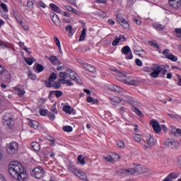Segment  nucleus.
Listing matches in <instances>:
<instances>
[{
  "instance_id": "f257e3e1",
  "label": "nucleus",
  "mask_w": 181,
  "mask_h": 181,
  "mask_svg": "<svg viewBox=\"0 0 181 181\" xmlns=\"http://www.w3.org/2000/svg\"><path fill=\"white\" fill-rule=\"evenodd\" d=\"M8 173L13 177L19 181H25L28 177L26 170L18 161H11L8 165Z\"/></svg>"
},
{
  "instance_id": "f03ea898",
  "label": "nucleus",
  "mask_w": 181,
  "mask_h": 181,
  "mask_svg": "<svg viewBox=\"0 0 181 181\" xmlns=\"http://www.w3.org/2000/svg\"><path fill=\"white\" fill-rule=\"evenodd\" d=\"M69 171L71 173H74L76 176L79 177V179H81V180L88 181V178H87V175L86 173L80 170H78L77 168L74 167H69Z\"/></svg>"
},
{
  "instance_id": "7ed1b4c3",
  "label": "nucleus",
  "mask_w": 181,
  "mask_h": 181,
  "mask_svg": "<svg viewBox=\"0 0 181 181\" xmlns=\"http://www.w3.org/2000/svg\"><path fill=\"white\" fill-rule=\"evenodd\" d=\"M151 70L153 72L150 74L151 77H153V78H158V77H159V74L162 73L163 67L159 66L158 64H153Z\"/></svg>"
},
{
  "instance_id": "20e7f679",
  "label": "nucleus",
  "mask_w": 181,
  "mask_h": 181,
  "mask_svg": "<svg viewBox=\"0 0 181 181\" xmlns=\"http://www.w3.org/2000/svg\"><path fill=\"white\" fill-rule=\"evenodd\" d=\"M18 148L19 145L18 144V143L12 141L7 145L6 151L10 155H16V153H18Z\"/></svg>"
},
{
  "instance_id": "39448f33",
  "label": "nucleus",
  "mask_w": 181,
  "mask_h": 181,
  "mask_svg": "<svg viewBox=\"0 0 181 181\" xmlns=\"http://www.w3.org/2000/svg\"><path fill=\"white\" fill-rule=\"evenodd\" d=\"M2 122L4 127H6L7 128H12V127H13V120L11 113L5 114Z\"/></svg>"
},
{
  "instance_id": "423d86ee",
  "label": "nucleus",
  "mask_w": 181,
  "mask_h": 181,
  "mask_svg": "<svg viewBox=\"0 0 181 181\" xmlns=\"http://www.w3.org/2000/svg\"><path fill=\"white\" fill-rule=\"evenodd\" d=\"M141 172H142L141 165H137L135 168L122 169L120 170V173L122 175H134V173H141Z\"/></svg>"
},
{
  "instance_id": "0eeeda50",
  "label": "nucleus",
  "mask_w": 181,
  "mask_h": 181,
  "mask_svg": "<svg viewBox=\"0 0 181 181\" xmlns=\"http://www.w3.org/2000/svg\"><path fill=\"white\" fill-rule=\"evenodd\" d=\"M31 175L36 179H42L45 176V170L42 167H36L33 170Z\"/></svg>"
},
{
  "instance_id": "6e6552de",
  "label": "nucleus",
  "mask_w": 181,
  "mask_h": 181,
  "mask_svg": "<svg viewBox=\"0 0 181 181\" xmlns=\"http://www.w3.org/2000/svg\"><path fill=\"white\" fill-rule=\"evenodd\" d=\"M116 19L118 23H119V25H121V26L123 27L124 29H129V23H128V21L122 18V16L121 14H117Z\"/></svg>"
},
{
  "instance_id": "1a4fd4ad",
  "label": "nucleus",
  "mask_w": 181,
  "mask_h": 181,
  "mask_svg": "<svg viewBox=\"0 0 181 181\" xmlns=\"http://www.w3.org/2000/svg\"><path fill=\"white\" fill-rule=\"evenodd\" d=\"M164 145L167 148H171V149H176V148H177V145H179V143H177L173 139H167L164 142Z\"/></svg>"
},
{
  "instance_id": "9d476101",
  "label": "nucleus",
  "mask_w": 181,
  "mask_h": 181,
  "mask_svg": "<svg viewBox=\"0 0 181 181\" xmlns=\"http://www.w3.org/2000/svg\"><path fill=\"white\" fill-rule=\"evenodd\" d=\"M121 52L122 54L126 55V59L127 60H131L134 57L132 52H131V48L129 46L123 47L121 49Z\"/></svg>"
},
{
  "instance_id": "9b49d317",
  "label": "nucleus",
  "mask_w": 181,
  "mask_h": 181,
  "mask_svg": "<svg viewBox=\"0 0 181 181\" xmlns=\"http://www.w3.org/2000/svg\"><path fill=\"white\" fill-rule=\"evenodd\" d=\"M57 78V75L53 72L50 74L47 81H45V84L47 88H50L53 87V81H54Z\"/></svg>"
},
{
  "instance_id": "f8f14e48",
  "label": "nucleus",
  "mask_w": 181,
  "mask_h": 181,
  "mask_svg": "<svg viewBox=\"0 0 181 181\" xmlns=\"http://www.w3.org/2000/svg\"><path fill=\"white\" fill-rule=\"evenodd\" d=\"M67 72L69 73V78H71V80H74V81H76V83H78V84H83V81H81V79H80V78L78 77L77 74L74 72V71L71 69H68Z\"/></svg>"
},
{
  "instance_id": "ddd939ff",
  "label": "nucleus",
  "mask_w": 181,
  "mask_h": 181,
  "mask_svg": "<svg viewBox=\"0 0 181 181\" xmlns=\"http://www.w3.org/2000/svg\"><path fill=\"white\" fill-rule=\"evenodd\" d=\"M150 125L152 126V128H153L154 132H156V134H159V132H160V131H162V128L159 125V122H158L155 119L151 120Z\"/></svg>"
},
{
  "instance_id": "4468645a",
  "label": "nucleus",
  "mask_w": 181,
  "mask_h": 181,
  "mask_svg": "<svg viewBox=\"0 0 181 181\" xmlns=\"http://www.w3.org/2000/svg\"><path fill=\"white\" fill-rule=\"evenodd\" d=\"M146 141L147 145H144V149H148V148H152V146H155V139L152 136H148Z\"/></svg>"
},
{
  "instance_id": "2eb2a0df",
  "label": "nucleus",
  "mask_w": 181,
  "mask_h": 181,
  "mask_svg": "<svg viewBox=\"0 0 181 181\" xmlns=\"http://www.w3.org/2000/svg\"><path fill=\"white\" fill-rule=\"evenodd\" d=\"M0 80L1 81H5L7 83H9V81H11V74L8 70H6V71L1 74L0 76Z\"/></svg>"
},
{
  "instance_id": "dca6fc26",
  "label": "nucleus",
  "mask_w": 181,
  "mask_h": 181,
  "mask_svg": "<svg viewBox=\"0 0 181 181\" xmlns=\"http://www.w3.org/2000/svg\"><path fill=\"white\" fill-rule=\"evenodd\" d=\"M163 54H164V56H165L167 59L171 60L172 62H177V57L169 53V49H164L163 52Z\"/></svg>"
},
{
  "instance_id": "f3484780",
  "label": "nucleus",
  "mask_w": 181,
  "mask_h": 181,
  "mask_svg": "<svg viewBox=\"0 0 181 181\" xmlns=\"http://www.w3.org/2000/svg\"><path fill=\"white\" fill-rule=\"evenodd\" d=\"M124 81L125 84H129L130 86H135L138 83V79L134 76H129Z\"/></svg>"
},
{
  "instance_id": "a211bd4d",
  "label": "nucleus",
  "mask_w": 181,
  "mask_h": 181,
  "mask_svg": "<svg viewBox=\"0 0 181 181\" xmlns=\"http://www.w3.org/2000/svg\"><path fill=\"white\" fill-rule=\"evenodd\" d=\"M168 4L174 9H179L181 5V0H168Z\"/></svg>"
},
{
  "instance_id": "6ab92c4d",
  "label": "nucleus",
  "mask_w": 181,
  "mask_h": 181,
  "mask_svg": "<svg viewBox=\"0 0 181 181\" xmlns=\"http://www.w3.org/2000/svg\"><path fill=\"white\" fill-rule=\"evenodd\" d=\"M81 65L83 67V69H86L90 73H95L97 70L95 69V67L94 66L90 65L89 64H84L83 62H81Z\"/></svg>"
},
{
  "instance_id": "aec40b11",
  "label": "nucleus",
  "mask_w": 181,
  "mask_h": 181,
  "mask_svg": "<svg viewBox=\"0 0 181 181\" xmlns=\"http://www.w3.org/2000/svg\"><path fill=\"white\" fill-rule=\"evenodd\" d=\"M45 59H47L49 61H50L52 64H53L54 66H57V64H60V61H59L57 57L56 56L51 55L49 57L45 56Z\"/></svg>"
},
{
  "instance_id": "412c9836",
  "label": "nucleus",
  "mask_w": 181,
  "mask_h": 181,
  "mask_svg": "<svg viewBox=\"0 0 181 181\" xmlns=\"http://www.w3.org/2000/svg\"><path fill=\"white\" fill-rule=\"evenodd\" d=\"M125 40L124 35H119V37H116V38L112 41V46H117L119 42H124Z\"/></svg>"
},
{
  "instance_id": "4be33fe9",
  "label": "nucleus",
  "mask_w": 181,
  "mask_h": 181,
  "mask_svg": "<svg viewBox=\"0 0 181 181\" xmlns=\"http://www.w3.org/2000/svg\"><path fill=\"white\" fill-rule=\"evenodd\" d=\"M14 91L17 93L18 97H23L25 95V90L21 89L19 86H16V87L13 88Z\"/></svg>"
},
{
  "instance_id": "5701e85b",
  "label": "nucleus",
  "mask_w": 181,
  "mask_h": 181,
  "mask_svg": "<svg viewBox=\"0 0 181 181\" xmlns=\"http://www.w3.org/2000/svg\"><path fill=\"white\" fill-rule=\"evenodd\" d=\"M28 125L34 129H37V128H39V127L40 126V124L36 120H30L28 122Z\"/></svg>"
},
{
  "instance_id": "b1692460",
  "label": "nucleus",
  "mask_w": 181,
  "mask_h": 181,
  "mask_svg": "<svg viewBox=\"0 0 181 181\" xmlns=\"http://www.w3.org/2000/svg\"><path fill=\"white\" fill-rule=\"evenodd\" d=\"M51 19L52 22L56 25V26H61L60 23L62 21H60V18L57 16V15L54 14L52 17Z\"/></svg>"
},
{
  "instance_id": "393cba45",
  "label": "nucleus",
  "mask_w": 181,
  "mask_h": 181,
  "mask_svg": "<svg viewBox=\"0 0 181 181\" xmlns=\"http://www.w3.org/2000/svg\"><path fill=\"white\" fill-rule=\"evenodd\" d=\"M59 83L62 84L66 81L67 77H69V75L66 72H60L59 73Z\"/></svg>"
},
{
  "instance_id": "a878e982",
  "label": "nucleus",
  "mask_w": 181,
  "mask_h": 181,
  "mask_svg": "<svg viewBox=\"0 0 181 181\" xmlns=\"http://www.w3.org/2000/svg\"><path fill=\"white\" fill-rule=\"evenodd\" d=\"M49 8L52 9V11L56 12L57 13H62V9H60L59 6L53 3L49 4Z\"/></svg>"
},
{
  "instance_id": "bb28decb",
  "label": "nucleus",
  "mask_w": 181,
  "mask_h": 181,
  "mask_svg": "<svg viewBox=\"0 0 181 181\" xmlns=\"http://www.w3.org/2000/svg\"><path fill=\"white\" fill-rule=\"evenodd\" d=\"M31 148L33 151L39 152L40 151V144L38 142L34 141L31 144Z\"/></svg>"
},
{
  "instance_id": "cd10ccee",
  "label": "nucleus",
  "mask_w": 181,
  "mask_h": 181,
  "mask_svg": "<svg viewBox=\"0 0 181 181\" xmlns=\"http://www.w3.org/2000/svg\"><path fill=\"white\" fill-rule=\"evenodd\" d=\"M154 29H156V30H165V26L162 25V24H159L158 23H155L153 25Z\"/></svg>"
},
{
  "instance_id": "c85d7f7f",
  "label": "nucleus",
  "mask_w": 181,
  "mask_h": 181,
  "mask_svg": "<svg viewBox=\"0 0 181 181\" xmlns=\"http://www.w3.org/2000/svg\"><path fill=\"white\" fill-rule=\"evenodd\" d=\"M109 90H111V91H114L115 93H119L121 87L117 85H110L109 86Z\"/></svg>"
},
{
  "instance_id": "c756f323",
  "label": "nucleus",
  "mask_w": 181,
  "mask_h": 181,
  "mask_svg": "<svg viewBox=\"0 0 181 181\" xmlns=\"http://www.w3.org/2000/svg\"><path fill=\"white\" fill-rule=\"evenodd\" d=\"M54 93L55 97H57V98H59V97H62V95H63V92L60 90H51L49 92V95H52L53 94H54Z\"/></svg>"
},
{
  "instance_id": "7c9ffc66",
  "label": "nucleus",
  "mask_w": 181,
  "mask_h": 181,
  "mask_svg": "<svg viewBox=\"0 0 181 181\" xmlns=\"http://www.w3.org/2000/svg\"><path fill=\"white\" fill-rule=\"evenodd\" d=\"M63 111L66 112V114H71L73 112V109L70 105H64L63 107Z\"/></svg>"
},
{
  "instance_id": "2f4dec72",
  "label": "nucleus",
  "mask_w": 181,
  "mask_h": 181,
  "mask_svg": "<svg viewBox=\"0 0 181 181\" xmlns=\"http://www.w3.org/2000/svg\"><path fill=\"white\" fill-rule=\"evenodd\" d=\"M132 110L139 117H144V113H142V112H141V110H139V109H138V107H133Z\"/></svg>"
},
{
  "instance_id": "473e14b6",
  "label": "nucleus",
  "mask_w": 181,
  "mask_h": 181,
  "mask_svg": "<svg viewBox=\"0 0 181 181\" xmlns=\"http://www.w3.org/2000/svg\"><path fill=\"white\" fill-rule=\"evenodd\" d=\"M13 16L16 18L17 22H18V23L22 25V23H23L22 20H21V18H19L21 16V13H19V12H18V11H14Z\"/></svg>"
},
{
  "instance_id": "72a5a7b5",
  "label": "nucleus",
  "mask_w": 181,
  "mask_h": 181,
  "mask_svg": "<svg viewBox=\"0 0 181 181\" xmlns=\"http://www.w3.org/2000/svg\"><path fill=\"white\" fill-rule=\"evenodd\" d=\"M25 62L28 64V66H32L33 62H36V59L33 57L32 58H25Z\"/></svg>"
},
{
  "instance_id": "f704fd0d",
  "label": "nucleus",
  "mask_w": 181,
  "mask_h": 181,
  "mask_svg": "<svg viewBox=\"0 0 181 181\" xmlns=\"http://www.w3.org/2000/svg\"><path fill=\"white\" fill-rule=\"evenodd\" d=\"M77 160L81 165H86V160L84 157H83V155H79L78 156Z\"/></svg>"
},
{
  "instance_id": "c9c22d12",
  "label": "nucleus",
  "mask_w": 181,
  "mask_h": 181,
  "mask_svg": "<svg viewBox=\"0 0 181 181\" xmlns=\"http://www.w3.org/2000/svg\"><path fill=\"white\" fill-rule=\"evenodd\" d=\"M35 69H36L37 73H42V71H43V70H45V67L43 66V65H42L40 64H37V65L35 66Z\"/></svg>"
},
{
  "instance_id": "e433bc0d",
  "label": "nucleus",
  "mask_w": 181,
  "mask_h": 181,
  "mask_svg": "<svg viewBox=\"0 0 181 181\" xmlns=\"http://www.w3.org/2000/svg\"><path fill=\"white\" fill-rule=\"evenodd\" d=\"M86 28H83L82 30L81 34L79 37V42H83V40L86 39Z\"/></svg>"
},
{
  "instance_id": "4c0bfd02",
  "label": "nucleus",
  "mask_w": 181,
  "mask_h": 181,
  "mask_svg": "<svg viewBox=\"0 0 181 181\" xmlns=\"http://www.w3.org/2000/svg\"><path fill=\"white\" fill-rule=\"evenodd\" d=\"M86 28H83L82 30L81 34L79 37V42H83V40L86 39Z\"/></svg>"
},
{
  "instance_id": "58836bf2",
  "label": "nucleus",
  "mask_w": 181,
  "mask_h": 181,
  "mask_svg": "<svg viewBox=\"0 0 181 181\" xmlns=\"http://www.w3.org/2000/svg\"><path fill=\"white\" fill-rule=\"evenodd\" d=\"M105 160L107 162H111L112 163L113 162H115V158L112 157V156H107L106 157H104Z\"/></svg>"
},
{
  "instance_id": "ea45409f",
  "label": "nucleus",
  "mask_w": 181,
  "mask_h": 181,
  "mask_svg": "<svg viewBox=\"0 0 181 181\" xmlns=\"http://www.w3.org/2000/svg\"><path fill=\"white\" fill-rule=\"evenodd\" d=\"M35 6V4L33 3V1H28L27 2V7L28 8V9H30V11H32V9H33Z\"/></svg>"
},
{
  "instance_id": "a19ab883",
  "label": "nucleus",
  "mask_w": 181,
  "mask_h": 181,
  "mask_svg": "<svg viewBox=\"0 0 181 181\" xmlns=\"http://www.w3.org/2000/svg\"><path fill=\"white\" fill-rule=\"evenodd\" d=\"M62 82L59 81H55L54 82V84L52 85V87H54V88H55L56 90H59V88H60V87H62Z\"/></svg>"
},
{
  "instance_id": "79ce46f5",
  "label": "nucleus",
  "mask_w": 181,
  "mask_h": 181,
  "mask_svg": "<svg viewBox=\"0 0 181 181\" xmlns=\"http://www.w3.org/2000/svg\"><path fill=\"white\" fill-rule=\"evenodd\" d=\"M63 131H64V132H71L73 131V127L71 126H64L63 127Z\"/></svg>"
},
{
  "instance_id": "37998d69",
  "label": "nucleus",
  "mask_w": 181,
  "mask_h": 181,
  "mask_svg": "<svg viewBox=\"0 0 181 181\" xmlns=\"http://www.w3.org/2000/svg\"><path fill=\"white\" fill-rule=\"evenodd\" d=\"M117 145L118 148H125V143H124V141H122L121 140H119L117 142Z\"/></svg>"
},
{
  "instance_id": "c03bdc74",
  "label": "nucleus",
  "mask_w": 181,
  "mask_h": 181,
  "mask_svg": "<svg viewBox=\"0 0 181 181\" xmlns=\"http://www.w3.org/2000/svg\"><path fill=\"white\" fill-rule=\"evenodd\" d=\"M54 43L57 45L58 49H60L61 44H60V40H59V37H54Z\"/></svg>"
},
{
  "instance_id": "a18cd8bd",
  "label": "nucleus",
  "mask_w": 181,
  "mask_h": 181,
  "mask_svg": "<svg viewBox=\"0 0 181 181\" xmlns=\"http://www.w3.org/2000/svg\"><path fill=\"white\" fill-rule=\"evenodd\" d=\"M47 115L48 118H49V119H52V121H54V119H55L56 118V116L54 115V114L52 113L51 112H49L48 113H47Z\"/></svg>"
},
{
  "instance_id": "49530a36",
  "label": "nucleus",
  "mask_w": 181,
  "mask_h": 181,
  "mask_svg": "<svg viewBox=\"0 0 181 181\" xmlns=\"http://www.w3.org/2000/svg\"><path fill=\"white\" fill-rule=\"evenodd\" d=\"M65 30L69 33H73V27L71 25H68L66 26Z\"/></svg>"
},
{
  "instance_id": "de8ad7c7",
  "label": "nucleus",
  "mask_w": 181,
  "mask_h": 181,
  "mask_svg": "<svg viewBox=\"0 0 181 181\" xmlns=\"http://www.w3.org/2000/svg\"><path fill=\"white\" fill-rule=\"evenodd\" d=\"M112 101H113V103H121V101H122V98L115 96L112 99Z\"/></svg>"
},
{
  "instance_id": "09e8293b",
  "label": "nucleus",
  "mask_w": 181,
  "mask_h": 181,
  "mask_svg": "<svg viewBox=\"0 0 181 181\" xmlns=\"http://www.w3.org/2000/svg\"><path fill=\"white\" fill-rule=\"evenodd\" d=\"M0 6L3 9L4 12H8V6H6V4H5L4 3H2L0 5Z\"/></svg>"
},
{
  "instance_id": "8fccbe9b",
  "label": "nucleus",
  "mask_w": 181,
  "mask_h": 181,
  "mask_svg": "<svg viewBox=\"0 0 181 181\" xmlns=\"http://www.w3.org/2000/svg\"><path fill=\"white\" fill-rule=\"evenodd\" d=\"M134 139L136 141V142H139V144L142 142V140H141V135H135L134 136Z\"/></svg>"
},
{
  "instance_id": "3c124183",
  "label": "nucleus",
  "mask_w": 181,
  "mask_h": 181,
  "mask_svg": "<svg viewBox=\"0 0 181 181\" xmlns=\"http://www.w3.org/2000/svg\"><path fill=\"white\" fill-rule=\"evenodd\" d=\"M169 175L171 177V179H177V177H179V173H171Z\"/></svg>"
},
{
  "instance_id": "603ef678",
  "label": "nucleus",
  "mask_w": 181,
  "mask_h": 181,
  "mask_svg": "<svg viewBox=\"0 0 181 181\" xmlns=\"http://www.w3.org/2000/svg\"><path fill=\"white\" fill-rule=\"evenodd\" d=\"M149 44L151 46H155L156 49H159V45H158V42H156V41H150Z\"/></svg>"
},
{
  "instance_id": "864d4df0",
  "label": "nucleus",
  "mask_w": 181,
  "mask_h": 181,
  "mask_svg": "<svg viewBox=\"0 0 181 181\" xmlns=\"http://www.w3.org/2000/svg\"><path fill=\"white\" fill-rule=\"evenodd\" d=\"M175 33H176L177 37H181V29L180 28H176Z\"/></svg>"
},
{
  "instance_id": "5fc2aeb1",
  "label": "nucleus",
  "mask_w": 181,
  "mask_h": 181,
  "mask_svg": "<svg viewBox=\"0 0 181 181\" xmlns=\"http://www.w3.org/2000/svg\"><path fill=\"white\" fill-rule=\"evenodd\" d=\"M6 71V69L5 66L0 64V77L2 75L3 73H4Z\"/></svg>"
},
{
  "instance_id": "6e6d98bb",
  "label": "nucleus",
  "mask_w": 181,
  "mask_h": 181,
  "mask_svg": "<svg viewBox=\"0 0 181 181\" xmlns=\"http://www.w3.org/2000/svg\"><path fill=\"white\" fill-rule=\"evenodd\" d=\"M64 8L66 9V11H69V12H72L74 8L71 7V6L66 5L64 6Z\"/></svg>"
},
{
  "instance_id": "4d7b16f0",
  "label": "nucleus",
  "mask_w": 181,
  "mask_h": 181,
  "mask_svg": "<svg viewBox=\"0 0 181 181\" xmlns=\"http://www.w3.org/2000/svg\"><path fill=\"white\" fill-rule=\"evenodd\" d=\"M51 111L54 112V114H57V109L56 108V105H54L51 107Z\"/></svg>"
},
{
  "instance_id": "13d9d810",
  "label": "nucleus",
  "mask_w": 181,
  "mask_h": 181,
  "mask_svg": "<svg viewBox=\"0 0 181 181\" xmlns=\"http://www.w3.org/2000/svg\"><path fill=\"white\" fill-rule=\"evenodd\" d=\"M62 84H67V86H73V83H71V80H66L64 81V82L62 83Z\"/></svg>"
},
{
  "instance_id": "bf43d9fd",
  "label": "nucleus",
  "mask_w": 181,
  "mask_h": 181,
  "mask_svg": "<svg viewBox=\"0 0 181 181\" xmlns=\"http://www.w3.org/2000/svg\"><path fill=\"white\" fill-rule=\"evenodd\" d=\"M135 62H136V66H139V67H141V66H142V61H141V59H136L135 60Z\"/></svg>"
},
{
  "instance_id": "052dcab7",
  "label": "nucleus",
  "mask_w": 181,
  "mask_h": 181,
  "mask_svg": "<svg viewBox=\"0 0 181 181\" xmlns=\"http://www.w3.org/2000/svg\"><path fill=\"white\" fill-rule=\"evenodd\" d=\"M40 115H42V117H45V115H47V110L42 109L40 112Z\"/></svg>"
},
{
  "instance_id": "680f3d73",
  "label": "nucleus",
  "mask_w": 181,
  "mask_h": 181,
  "mask_svg": "<svg viewBox=\"0 0 181 181\" xmlns=\"http://www.w3.org/2000/svg\"><path fill=\"white\" fill-rule=\"evenodd\" d=\"M173 132L174 135H180L181 136V129H177L175 132Z\"/></svg>"
},
{
  "instance_id": "e2e57ef3",
  "label": "nucleus",
  "mask_w": 181,
  "mask_h": 181,
  "mask_svg": "<svg viewBox=\"0 0 181 181\" xmlns=\"http://www.w3.org/2000/svg\"><path fill=\"white\" fill-rule=\"evenodd\" d=\"M127 112V108L122 107L119 108V112L120 114H124V112Z\"/></svg>"
},
{
  "instance_id": "0e129e2a",
  "label": "nucleus",
  "mask_w": 181,
  "mask_h": 181,
  "mask_svg": "<svg viewBox=\"0 0 181 181\" xmlns=\"http://www.w3.org/2000/svg\"><path fill=\"white\" fill-rule=\"evenodd\" d=\"M29 77H30V78H31V80H36V78H37V76L35 74H29Z\"/></svg>"
},
{
  "instance_id": "69168bd1",
  "label": "nucleus",
  "mask_w": 181,
  "mask_h": 181,
  "mask_svg": "<svg viewBox=\"0 0 181 181\" xmlns=\"http://www.w3.org/2000/svg\"><path fill=\"white\" fill-rule=\"evenodd\" d=\"M19 46L20 47L24 50L26 46H25V42H19Z\"/></svg>"
},
{
  "instance_id": "338daca9",
  "label": "nucleus",
  "mask_w": 181,
  "mask_h": 181,
  "mask_svg": "<svg viewBox=\"0 0 181 181\" xmlns=\"http://www.w3.org/2000/svg\"><path fill=\"white\" fill-rule=\"evenodd\" d=\"M39 5L40 6H41V8H46V4H45V2H43V1H40L39 2Z\"/></svg>"
},
{
  "instance_id": "774afa93",
  "label": "nucleus",
  "mask_w": 181,
  "mask_h": 181,
  "mask_svg": "<svg viewBox=\"0 0 181 181\" xmlns=\"http://www.w3.org/2000/svg\"><path fill=\"white\" fill-rule=\"evenodd\" d=\"M177 78H178V83H177V84H178V86H181V76H180V75L177 74Z\"/></svg>"
}]
</instances>
